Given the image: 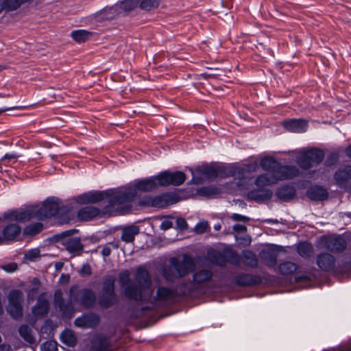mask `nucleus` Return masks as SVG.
Returning <instances> with one entry per match:
<instances>
[{"mask_svg":"<svg viewBox=\"0 0 351 351\" xmlns=\"http://www.w3.org/2000/svg\"><path fill=\"white\" fill-rule=\"evenodd\" d=\"M80 304L86 308L94 306L96 297L94 292L90 289H84L80 291Z\"/></svg>","mask_w":351,"mask_h":351,"instance_id":"nucleus-23","label":"nucleus"},{"mask_svg":"<svg viewBox=\"0 0 351 351\" xmlns=\"http://www.w3.org/2000/svg\"><path fill=\"white\" fill-rule=\"evenodd\" d=\"M70 280V276L69 274H62L59 279V282L61 284H68Z\"/></svg>","mask_w":351,"mask_h":351,"instance_id":"nucleus-59","label":"nucleus"},{"mask_svg":"<svg viewBox=\"0 0 351 351\" xmlns=\"http://www.w3.org/2000/svg\"><path fill=\"white\" fill-rule=\"evenodd\" d=\"M21 228L16 223H10L4 227L2 230L3 241H14L20 234Z\"/></svg>","mask_w":351,"mask_h":351,"instance_id":"nucleus-22","label":"nucleus"},{"mask_svg":"<svg viewBox=\"0 0 351 351\" xmlns=\"http://www.w3.org/2000/svg\"><path fill=\"white\" fill-rule=\"evenodd\" d=\"M248 196L250 199L256 202H262L266 199L270 198L271 193L269 191H266L262 193L257 191H253L249 193Z\"/></svg>","mask_w":351,"mask_h":351,"instance_id":"nucleus-40","label":"nucleus"},{"mask_svg":"<svg viewBox=\"0 0 351 351\" xmlns=\"http://www.w3.org/2000/svg\"><path fill=\"white\" fill-rule=\"evenodd\" d=\"M173 226V223L170 221L165 220L161 223L160 228L162 230H167Z\"/></svg>","mask_w":351,"mask_h":351,"instance_id":"nucleus-57","label":"nucleus"},{"mask_svg":"<svg viewBox=\"0 0 351 351\" xmlns=\"http://www.w3.org/2000/svg\"><path fill=\"white\" fill-rule=\"evenodd\" d=\"M213 276V274L209 269L202 268L195 271L192 280L183 281L180 284V293L191 298H197L205 294Z\"/></svg>","mask_w":351,"mask_h":351,"instance_id":"nucleus-5","label":"nucleus"},{"mask_svg":"<svg viewBox=\"0 0 351 351\" xmlns=\"http://www.w3.org/2000/svg\"><path fill=\"white\" fill-rule=\"evenodd\" d=\"M179 288L180 285L175 289L160 286L152 296V290L149 287L141 290L136 285H130L125 289V296L135 301L149 302L154 308H162L177 303L181 297H188L181 294Z\"/></svg>","mask_w":351,"mask_h":351,"instance_id":"nucleus-1","label":"nucleus"},{"mask_svg":"<svg viewBox=\"0 0 351 351\" xmlns=\"http://www.w3.org/2000/svg\"><path fill=\"white\" fill-rule=\"evenodd\" d=\"M71 36L77 43L85 42L90 36V32L85 29H77L73 31Z\"/></svg>","mask_w":351,"mask_h":351,"instance_id":"nucleus-38","label":"nucleus"},{"mask_svg":"<svg viewBox=\"0 0 351 351\" xmlns=\"http://www.w3.org/2000/svg\"><path fill=\"white\" fill-rule=\"evenodd\" d=\"M138 0H125L121 3V8L124 11H130L134 9L137 3Z\"/></svg>","mask_w":351,"mask_h":351,"instance_id":"nucleus-46","label":"nucleus"},{"mask_svg":"<svg viewBox=\"0 0 351 351\" xmlns=\"http://www.w3.org/2000/svg\"><path fill=\"white\" fill-rule=\"evenodd\" d=\"M209 229V225L207 221H200L195 226V231L197 233L202 234Z\"/></svg>","mask_w":351,"mask_h":351,"instance_id":"nucleus-47","label":"nucleus"},{"mask_svg":"<svg viewBox=\"0 0 351 351\" xmlns=\"http://www.w3.org/2000/svg\"><path fill=\"white\" fill-rule=\"evenodd\" d=\"M7 311L12 318L19 319L23 315L22 304H8Z\"/></svg>","mask_w":351,"mask_h":351,"instance_id":"nucleus-35","label":"nucleus"},{"mask_svg":"<svg viewBox=\"0 0 351 351\" xmlns=\"http://www.w3.org/2000/svg\"><path fill=\"white\" fill-rule=\"evenodd\" d=\"M261 258L268 267L272 268L276 265L278 254L273 250L263 251L261 254Z\"/></svg>","mask_w":351,"mask_h":351,"instance_id":"nucleus-31","label":"nucleus"},{"mask_svg":"<svg viewBox=\"0 0 351 351\" xmlns=\"http://www.w3.org/2000/svg\"><path fill=\"white\" fill-rule=\"evenodd\" d=\"M219 189L213 186H208L202 189V191L207 195H215L218 193Z\"/></svg>","mask_w":351,"mask_h":351,"instance_id":"nucleus-55","label":"nucleus"},{"mask_svg":"<svg viewBox=\"0 0 351 351\" xmlns=\"http://www.w3.org/2000/svg\"><path fill=\"white\" fill-rule=\"evenodd\" d=\"M158 174L146 179L136 181L134 184L115 189L114 197L118 199L120 214H125L130 210L131 202L138 195V192H149L160 186Z\"/></svg>","mask_w":351,"mask_h":351,"instance_id":"nucleus-4","label":"nucleus"},{"mask_svg":"<svg viewBox=\"0 0 351 351\" xmlns=\"http://www.w3.org/2000/svg\"><path fill=\"white\" fill-rule=\"evenodd\" d=\"M334 179L339 186H346L347 182L351 179V165L346 166L343 169L337 171L334 174Z\"/></svg>","mask_w":351,"mask_h":351,"instance_id":"nucleus-26","label":"nucleus"},{"mask_svg":"<svg viewBox=\"0 0 351 351\" xmlns=\"http://www.w3.org/2000/svg\"><path fill=\"white\" fill-rule=\"evenodd\" d=\"M339 160V155L337 153H331L328 156L326 160V164L328 166H332L335 165Z\"/></svg>","mask_w":351,"mask_h":351,"instance_id":"nucleus-48","label":"nucleus"},{"mask_svg":"<svg viewBox=\"0 0 351 351\" xmlns=\"http://www.w3.org/2000/svg\"><path fill=\"white\" fill-rule=\"evenodd\" d=\"M162 275L168 282H173L176 278H180L178 276V274L171 266L170 267L163 268Z\"/></svg>","mask_w":351,"mask_h":351,"instance_id":"nucleus-42","label":"nucleus"},{"mask_svg":"<svg viewBox=\"0 0 351 351\" xmlns=\"http://www.w3.org/2000/svg\"><path fill=\"white\" fill-rule=\"evenodd\" d=\"M100 322L99 316L93 312L86 313L76 318L74 324L77 327L84 328H93L96 327Z\"/></svg>","mask_w":351,"mask_h":351,"instance_id":"nucleus-13","label":"nucleus"},{"mask_svg":"<svg viewBox=\"0 0 351 351\" xmlns=\"http://www.w3.org/2000/svg\"><path fill=\"white\" fill-rule=\"evenodd\" d=\"M324 153L322 149L313 148L304 152L297 159L298 165L307 170L322 162Z\"/></svg>","mask_w":351,"mask_h":351,"instance_id":"nucleus-9","label":"nucleus"},{"mask_svg":"<svg viewBox=\"0 0 351 351\" xmlns=\"http://www.w3.org/2000/svg\"><path fill=\"white\" fill-rule=\"evenodd\" d=\"M324 244L326 250L334 253L342 252L347 247L346 239L341 235L326 237Z\"/></svg>","mask_w":351,"mask_h":351,"instance_id":"nucleus-12","label":"nucleus"},{"mask_svg":"<svg viewBox=\"0 0 351 351\" xmlns=\"http://www.w3.org/2000/svg\"><path fill=\"white\" fill-rule=\"evenodd\" d=\"M111 254V247L109 245L106 244L101 250V254L104 257H107Z\"/></svg>","mask_w":351,"mask_h":351,"instance_id":"nucleus-56","label":"nucleus"},{"mask_svg":"<svg viewBox=\"0 0 351 351\" xmlns=\"http://www.w3.org/2000/svg\"><path fill=\"white\" fill-rule=\"evenodd\" d=\"M54 305L62 313L64 317H72L73 306L71 302H65L60 290L56 291L54 293Z\"/></svg>","mask_w":351,"mask_h":351,"instance_id":"nucleus-16","label":"nucleus"},{"mask_svg":"<svg viewBox=\"0 0 351 351\" xmlns=\"http://www.w3.org/2000/svg\"><path fill=\"white\" fill-rule=\"evenodd\" d=\"M43 229V225L40 222L31 223L27 226L24 229V234L26 235H35L39 233Z\"/></svg>","mask_w":351,"mask_h":351,"instance_id":"nucleus-41","label":"nucleus"},{"mask_svg":"<svg viewBox=\"0 0 351 351\" xmlns=\"http://www.w3.org/2000/svg\"><path fill=\"white\" fill-rule=\"evenodd\" d=\"M298 269V265L291 261L281 263L278 267V272L285 276L291 275Z\"/></svg>","mask_w":351,"mask_h":351,"instance_id":"nucleus-32","label":"nucleus"},{"mask_svg":"<svg viewBox=\"0 0 351 351\" xmlns=\"http://www.w3.org/2000/svg\"><path fill=\"white\" fill-rule=\"evenodd\" d=\"M106 244L109 245V246L113 249H117L119 247V244L118 241H112V242H109Z\"/></svg>","mask_w":351,"mask_h":351,"instance_id":"nucleus-61","label":"nucleus"},{"mask_svg":"<svg viewBox=\"0 0 351 351\" xmlns=\"http://www.w3.org/2000/svg\"><path fill=\"white\" fill-rule=\"evenodd\" d=\"M193 179L196 176H201L204 179H213L217 177H222L225 174L224 168L221 166L210 164L202 165L197 167L193 171H192Z\"/></svg>","mask_w":351,"mask_h":351,"instance_id":"nucleus-10","label":"nucleus"},{"mask_svg":"<svg viewBox=\"0 0 351 351\" xmlns=\"http://www.w3.org/2000/svg\"><path fill=\"white\" fill-rule=\"evenodd\" d=\"M62 243L66 250L73 255H80L83 252L84 245L80 238H65Z\"/></svg>","mask_w":351,"mask_h":351,"instance_id":"nucleus-21","label":"nucleus"},{"mask_svg":"<svg viewBox=\"0 0 351 351\" xmlns=\"http://www.w3.org/2000/svg\"><path fill=\"white\" fill-rule=\"evenodd\" d=\"M261 278L250 274H241L234 279L235 285L242 287H250L261 284Z\"/></svg>","mask_w":351,"mask_h":351,"instance_id":"nucleus-18","label":"nucleus"},{"mask_svg":"<svg viewBox=\"0 0 351 351\" xmlns=\"http://www.w3.org/2000/svg\"><path fill=\"white\" fill-rule=\"evenodd\" d=\"M41 351H58V343L55 341H47L41 345Z\"/></svg>","mask_w":351,"mask_h":351,"instance_id":"nucleus-45","label":"nucleus"},{"mask_svg":"<svg viewBox=\"0 0 351 351\" xmlns=\"http://www.w3.org/2000/svg\"><path fill=\"white\" fill-rule=\"evenodd\" d=\"M178 202V199L175 194L167 193L155 197L146 196L140 200L139 204L162 208Z\"/></svg>","mask_w":351,"mask_h":351,"instance_id":"nucleus-8","label":"nucleus"},{"mask_svg":"<svg viewBox=\"0 0 351 351\" xmlns=\"http://www.w3.org/2000/svg\"><path fill=\"white\" fill-rule=\"evenodd\" d=\"M215 263L220 266H224L226 263V261L223 254L219 252H216L213 256Z\"/></svg>","mask_w":351,"mask_h":351,"instance_id":"nucleus-49","label":"nucleus"},{"mask_svg":"<svg viewBox=\"0 0 351 351\" xmlns=\"http://www.w3.org/2000/svg\"><path fill=\"white\" fill-rule=\"evenodd\" d=\"M100 214V210L95 206H86L77 212V217L83 221H90Z\"/></svg>","mask_w":351,"mask_h":351,"instance_id":"nucleus-27","label":"nucleus"},{"mask_svg":"<svg viewBox=\"0 0 351 351\" xmlns=\"http://www.w3.org/2000/svg\"><path fill=\"white\" fill-rule=\"evenodd\" d=\"M114 191L115 189L104 191H90L76 197L75 201L78 204H87L97 203L108 198V204L105 206V212L110 213H118L120 214L119 202L114 195Z\"/></svg>","mask_w":351,"mask_h":351,"instance_id":"nucleus-6","label":"nucleus"},{"mask_svg":"<svg viewBox=\"0 0 351 351\" xmlns=\"http://www.w3.org/2000/svg\"><path fill=\"white\" fill-rule=\"evenodd\" d=\"M1 269L8 273H12L18 269V265L16 263H10L2 265Z\"/></svg>","mask_w":351,"mask_h":351,"instance_id":"nucleus-50","label":"nucleus"},{"mask_svg":"<svg viewBox=\"0 0 351 351\" xmlns=\"http://www.w3.org/2000/svg\"><path fill=\"white\" fill-rule=\"evenodd\" d=\"M0 351H12L11 346L8 344L0 345Z\"/></svg>","mask_w":351,"mask_h":351,"instance_id":"nucleus-60","label":"nucleus"},{"mask_svg":"<svg viewBox=\"0 0 351 351\" xmlns=\"http://www.w3.org/2000/svg\"><path fill=\"white\" fill-rule=\"evenodd\" d=\"M345 153L348 158H351V145L346 147Z\"/></svg>","mask_w":351,"mask_h":351,"instance_id":"nucleus-63","label":"nucleus"},{"mask_svg":"<svg viewBox=\"0 0 351 351\" xmlns=\"http://www.w3.org/2000/svg\"><path fill=\"white\" fill-rule=\"evenodd\" d=\"M158 183L161 186H167L169 185L180 186L184 183L186 180V175L184 172L164 171L158 173Z\"/></svg>","mask_w":351,"mask_h":351,"instance_id":"nucleus-11","label":"nucleus"},{"mask_svg":"<svg viewBox=\"0 0 351 351\" xmlns=\"http://www.w3.org/2000/svg\"><path fill=\"white\" fill-rule=\"evenodd\" d=\"M335 258L328 253H321L317 255L316 263L319 268L324 271H330L335 266Z\"/></svg>","mask_w":351,"mask_h":351,"instance_id":"nucleus-17","label":"nucleus"},{"mask_svg":"<svg viewBox=\"0 0 351 351\" xmlns=\"http://www.w3.org/2000/svg\"><path fill=\"white\" fill-rule=\"evenodd\" d=\"M170 264L178 274V276L180 278L185 276L189 272V269L194 267V263L192 258L186 255L184 256L182 261H178L175 258H171Z\"/></svg>","mask_w":351,"mask_h":351,"instance_id":"nucleus-14","label":"nucleus"},{"mask_svg":"<svg viewBox=\"0 0 351 351\" xmlns=\"http://www.w3.org/2000/svg\"><path fill=\"white\" fill-rule=\"evenodd\" d=\"M231 219L235 221H243L247 222L250 221V218L248 217L241 215L240 214L234 213L231 216Z\"/></svg>","mask_w":351,"mask_h":351,"instance_id":"nucleus-53","label":"nucleus"},{"mask_svg":"<svg viewBox=\"0 0 351 351\" xmlns=\"http://www.w3.org/2000/svg\"><path fill=\"white\" fill-rule=\"evenodd\" d=\"M176 225L178 228L180 230H186L187 229V223L184 218L180 217L176 219Z\"/></svg>","mask_w":351,"mask_h":351,"instance_id":"nucleus-54","label":"nucleus"},{"mask_svg":"<svg viewBox=\"0 0 351 351\" xmlns=\"http://www.w3.org/2000/svg\"><path fill=\"white\" fill-rule=\"evenodd\" d=\"M243 263L245 265L252 268L258 266V259L254 253L251 251H245L243 254Z\"/></svg>","mask_w":351,"mask_h":351,"instance_id":"nucleus-36","label":"nucleus"},{"mask_svg":"<svg viewBox=\"0 0 351 351\" xmlns=\"http://www.w3.org/2000/svg\"><path fill=\"white\" fill-rule=\"evenodd\" d=\"M276 197L283 201H289L295 195V191L293 187L286 185L280 187L276 192Z\"/></svg>","mask_w":351,"mask_h":351,"instance_id":"nucleus-30","label":"nucleus"},{"mask_svg":"<svg viewBox=\"0 0 351 351\" xmlns=\"http://www.w3.org/2000/svg\"><path fill=\"white\" fill-rule=\"evenodd\" d=\"M260 165L266 173L259 175L255 184L258 187H264L276 184L278 181L289 180L297 177L300 171L292 165H281L271 157H265L261 160Z\"/></svg>","mask_w":351,"mask_h":351,"instance_id":"nucleus-3","label":"nucleus"},{"mask_svg":"<svg viewBox=\"0 0 351 351\" xmlns=\"http://www.w3.org/2000/svg\"><path fill=\"white\" fill-rule=\"evenodd\" d=\"M19 332L21 337L27 342L34 344L36 343L35 338L32 335V328L27 325H22L19 328Z\"/></svg>","mask_w":351,"mask_h":351,"instance_id":"nucleus-34","label":"nucleus"},{"mask_svg":"<svg viewBox=\"0 0 351 351\" xmlns=\"http://www.w3.org/2000/svg\"><path fill=\"white\" fill-rule=\"evenodd\" d=\"M328 191L323 187L315 186L307 191V196L309 199L315 201H322L328 198Z\"/></svg>","mask_w":351,"mask_h":351,"instance_id":"nucleus-28","label":"nucleus"},{"mask_svg":"<svg viewBox=\"0 0 351 351\" xmlns=\"http://www.w3.org/2000/svg\"><path fill=\"white\" fill-rule=\"evenodd\" d=\"M232 229L235 232H245L247 230L246 226L241 224H235Z\"/></svg>","mask_w":351,"mask_h":351,"instance_id":"nucleus-58","label":"nucleus"},{"mask_svg":"<svg viewBox=\"0 0 351 351\" xmlns=\"http://www.w3.org/2000/svg\"><path fill=\"white\" fill-rule=\"evenodd\" d=\"M60 341L69 347H74L77 343V339L74 332L71 330H64L60 335Z\"/></svg>","mask_w":351,"mask_h":351,"instance_id":"nucleus-33","label":"nucleus"},{"mask_svg":"<svg viewBox=\"0 0 351 351\" xmlns=\"http://www.w3.org/2000/svg\"><path fill=\"white\" fill-rule=\"evenodd\" d=\"M60 208V200L51 197L41 205H32L5 212L3 215L8 221L25 223L33 219L43 220L58 215Z\"/></svg>","mask_w":351,"mask_h":351,"instance_id":"nucleus-2","label":"nucleus"},{"mask_svg":"<svg viewBox=\"0 0 351 351\" xmlns=\"http://www.w3.org/2000/svg\"><path fill=\"white\" fill-rule=\"evenodd\" d=\"M26 258L29 261H34L40 256V251L37 249L29 250L25 255Z\"/></svg>","mask_w":351,"mask_h":351,"instance_id":"nucleus-51","label":"nucleus"},{"mask_svg":"<svg viewBox=\"0 0 351 351\" xmlns=\"http://www.w3.org/2000/svg\"><path fill=\"white\" fill-rule=\"evenodd\" d=\"M139 233V228L132 225L125 227L122 229L121 239L125 243L133 242L135 236Z\"/></svg>","mask_w":351,"mask_h":351,"instance_id":"nucleus-29","label":"nucleus"},{"mask_svg":"<svg viewBox=\"0 0 351 351\" xmlns=\"http://www.w3.org/2000/svg\"><path fill=\"white\" fill-rule=\"evenodd\" d=\"M49 305L48 301L40 296L36 304L32 308V313L36 317H45L49 312Z\"/></svg>","mask_w":351,"mask_h":351,"instance_id":"nucleus-25","label":"nucleus"},{"mask_svg":"<svg viewBox=\"0 0 351 351\" xmlns=\"http://www.w3.org/2000/svg\"><path fill=\"white\" fill-rule=\"evenodd\" d=\"M257 168V165L247 164L243 167L234 166L230 167L228 171V176L234 177L236 179L242 180L245 177V173H251L255 171Z\"/></svg>","mask_w":351,"mask_h":351,"instance_id":"nucleus-20","label":"nucleus"},{"mask_svg":"<svg viewBox=\"0 0 351 351\" xmlns=\"http://www.w3.org/2000/svg\"><path fill=\"white\" fill-rule=\"evenodd\" d=\"M119 282L121 286L125 287L124 293H125V289L130 285H135L130 283V273L128 271H124L119 275Z\"/></svg>","mask_w":351,"mask_h":351,"instance_id":"nucleus-44","label":"nucleus"},{"mask_svg":"<svg viewBox=\"0 0 351 351\" xmlns=\"http://www.w3.org/2000/svg\"><path fill=\"white\" fill-rule=\"evenodd\" d=\"M91 274H92V269H91L90 266L88 264L83 265V266L82 267V268L80 271V274L82 276H90Z\"/></svg>","mask_w":351,"mask_h":351,"instance_id":"nucleus-52","label":"nucleus"},{"mask_svg":"<svg viewBox=\"0 0 351 351\" xmlns=\"http://www.w3.org/2000/svg\"><path fill=\"white\" fill-rule=\"evenodd\" d=\"M282 126L291 132H304L308 128L307 121L304 119H289L282 123Z\"/></svg>","mask_w":351,"mask_h":351,"instance_id":"nucleus-19","label":"nucleus"},{"mask_svg":"<svg viewBox=\"0 0 351 351\" xmlns=\"http://www.w3.org/2000/svg\"><path fill=\"white\" fill-rule=\"evenodd\" d=\"M23 293L18 289L11 290L8 295V304H22Z\"/></svg>","mask_w":351,"mask_h":351,"instance_id":"nucleus-37","label":"nucleus"},{"mask_svg":"<svg viewBox=\"0 0 351 351\" xmlns=\"http://www.w3.org/2000/svg\"><path fill=\"white\" fill-rule=\"evenodd\" d=\"M92 348L95 351H112L115 346L102 334H95L91 339Z\"/></svg>","mask_w":351,"mask_h":351,"instance_id":"nucleus-15","label":"nucleus"},{"mask_svg":"<svg viewBox=\"0 0 351 351\" xmlns=\"http://www.w3.org/2000/svg\"><path fill=\"white\" fill-rule=\"evenodd\" d=\"M136 279L137 282L141 285V286L136 285L139 289L143 290L144 289H151V280L148 271L143 267H139L136 269Z\"/></svg>","mask_w":351,"mask_h":351,"instance_id":"nucleus-24","label":"nucleus"},{"mask_svg":"<svg viewBox=\"0 0 351 351\" xmlns=\"http://www.w3.org/2000/svg\"><path fill=\"white\" fill-rule=\"evenodd\" d=\"M306 280H308V277L306 275H302L295 277V281L298 282Z\"/></svg>","mask_w":351,"mask_h":351,"instance_id":"nucleus-62","label":"nucleus"},{"mask_svg":"<svg viewBox=\"0 0 351 351\" xmlns=\"http://www.w3.org/2000/svg\"><path fill=\"white\" fill-rule=\"evenodd\" d=\"M313 252V248L311 244L303 242L300 243L298 246V252L302 257H309Z\"/></svg>","mask_w":351,"mask_h":351,"instance_id":"nucleus-39","label":"nucleus"},{"mask_svg":"<svg viewBox=\"0 0 351 351\" xmlns=\"http://www.w3.org/2000/svg\"><path fill=\"white\" fill-rule=\"evenodd\" d=\"M116 278L114 276L108 275L103 279L101 289L99 293L97 302L101 308H109L118 303V298L115 292Z\"/></svg>","mask_w":351,"mask_h":351,"instance_id":"nucleus-7","label":"nucleus"},{"mask_svg":"<svg viewBox=\"0 0 351 351\" xmlns=\"http://www.w3.org/2000/svg\"><path fill=\"white\" fill-rule=\"evenodd\" d=\"M16 155L13 154H5V156H3V159H12V158H16Z\"/></svg>","mask_w":351,"mask_h":351,"instance_id":"nucleus-64","label":"nucleus"},{"mask_svg":"<svg viewBox=\"0 0 351 351\" xmlns=\"http://www.w3.org/2000/svg\"><path fill=\"white\" fill-rule=\"evenodd\" d=\"M160 1V0H141L139 6L143 10H150L157 8Z\"/></svg>","mask_w":351,"mask_h":351,"instance_id":"nucleus-43","label":"nucleus"}]
</instances>
